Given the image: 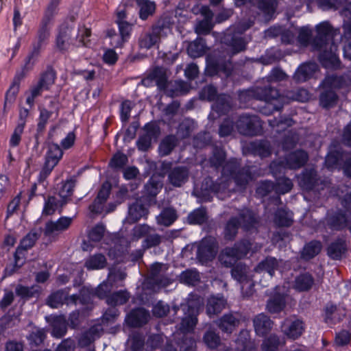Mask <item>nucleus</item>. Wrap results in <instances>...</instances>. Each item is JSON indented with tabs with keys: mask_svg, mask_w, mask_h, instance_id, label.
<instances>
[{
	"mask_svg": "<svg viewBox=\"0 0 351 351\" xmlns=\"http://www.w3.org/2000/svg\"><path fill=\"white\" fill-rule=\"evenodd\" d=\"M346 251L345 243H331L327 250L328 256L333 259L341 258Z\"/></svg>",
	"mask_w": 351,
	"mask_h": 351,
	"instance_id": "680f3d73",
	"label": "nucleus"
},
{
	"mask_svg": "<svg viewBox=\"0 0 351 351\" xmlns=\"http://www.w3.org/2000/svg\"><path fill=\"white\" fill-rule=\"evenodd\" d=\"M286 266H289L287 263L282 261H278L274 258L268 257L258 264L255 268V271L258 273L266 271L270 277H272L276 270H279L282 273L283 268Z\"/></svg>",
	"mask_w": 351,
	"mask_h": 351,
	"instance_id": "6ab92c4d",
	"label": "nucleus"
},
{
	"mask_svg": "<svg viewBox=\"0 0 351 351\" xmlns=\"http://www.w3.org/2000/svg\"><path fill=\"white\" fill-rule=\"evenodd\" d=\"M345 315V309L333 305L327 306L325 310V321L328 324H335Z\"/></svg>",
	"mask_w": 351,
	"mask_h": 351,
	"instance_id": "ea45409f",
	"label": "nucleus"
},
{
	"mask_svg": "<svg viewBox=\"0 0 351 351\" xmlns=\"http://www.w3.org/2000/svg\"><path fill=\"white\" fill-rule=\"evenodd\" d=\"M182 306L183 311H186V306L182 305ZM187 308L188 313L186 314L181 323L180 329L183 332L191 331L196 326L197 322V315L198 313V307L197 306H193L189 304Z\"/></svg>",
	"mask_w": 351,
	"mask_h": 351,
	"instance_id": "4be33fe9",
	"label": "nucleus"
},
{
	"mask_svg": "<svg viewBox=\"0 0 351 351\" xmlns=\"http://www.w3.org/2000/svg\"><path fill=\"white\" fill-rule=\"evenodd\" d=\"M240 226L245 231L257 230L260 226L261 219L253 210L244 208L239 213Z\"/></svg>",
	"mask_w": 351,
	"mask_h": 351,
	"instance_id": "2eb2a0df",
	"label": "nucleus"
},
{
	"mask_svg": "<svg viewBox=\"0 0 351 351\" xmlns=\"http://www.w3.org/2000/svg\"><path fill=\"white\" fill-rule=\"evenodd\" d=\"M149 318V313L143 308L132 311L125 319L126 323L132 327H138L146 324Z\"/></svg>",
	"mask_w": 351,
	"mask_h": 351,
	"instance_id": "a878e982",
	"label": "nucleus"
},
{
	"mask_svg": "<svg viewBox=\"0 0 351 351\" xmlns=\"http://www.w3.org/2000/svg\"><path fill=\"white\" fill-rule=\"evenodd\" d=\"M226 45L231 49L232 55L244 51L248 43L245 37L238 34H233L230 39L226 38Z\"/></svg>",
	"mask_w": 351,
	"mask_h": 351,
	"instance_id": "7c9ffc66",
	"label": "nucleus"
},
{
	"mask_svg": "<svg viewBox=\"0 0 351 351\" xmlns=\"http://www.w3.org/2000/svg\"><path fill=\"white\" fill-rule=\"evenodd\" d=\"M304 326L302 321L295 319H287L282 325V330L288 337L295 339L302 334Z\"/></svg>",
	"mask_w": 351,
	"mask_h": 351,
	"instance_id": "412c9836",
	"label": "nucleus"
},
{
	"mask_svg": "<svg viewBox=\"0 0 351 351\" xmlns=\"http://www.w3.org/2000/svg\"><path fill=\"white\" fill-rule=\"evenodd\" d=\"M106 260L104 256L97 254L91 256L86 262V267L88 269H99L105 267Z\"/></svg>",
	"mask_w": 351,
	"mask_h": 351,
	"instance_id": "69168bd1",
	"label": "nucleus"
},
{
	"mask_svg": "<svg viewBox=\"0 0 351 351\" xmlns=\"http://www.w3.org/2000/svg\"><path fill=\"white\" fill-rule=\"evenodd\" d=\"M252 243H240L237 248H226L219 255V261L228 267L234 265L238 260L247 254V249Z\"/></svg>",
	"mask_w": 351,
	"mask_h": 351,
	"instance_id": "f8f14e48",
	"label": "nucleus"
},
{
	"mask_svg": "<svg viewBox=\"0 0 351 351\" xmlns=\"http://www.w3.org/2000/svg\"><path fill=\"white\" fill-rule=\"evenodd\" d=\"M226 301L223 296H211L207 303V313L211 316L220 313L226 306Z\"/></svg>",
	"mask_w": 351,
	"mask_h": 351,
	"instance_id": "e433bc0d",
	"label": "nucleus"
},
{
	"mask_svg": "<svg viewBox=\"0 0 351 351\" xmlns=\"http://www.w3.org/2000/svg\"><path fill=\"white\" fill-rule=\"evenodd\" d=\"M274 184L276 188V193L278 195L274 200L276 204H281V199L279 195H284L291 191L293 184L291 180L286 177L277 178Z\"/></svg>",
	"mask_w": 351,
	"mask_h": 351,
	"instance_id": "72a5a7b5",
	"label": "nucleus"
},
{
	"mask_svg": "<svg viewBox=\"0 0 351 351\" xmlns=\"http://www.w3.org/2000/svg\"><path fill=\"white\" fill-rule=\"evenodd\" d=\"M226 158V154L224 149L221 147H215L213 149V156L210 158L211 167L218 169L223 166Z\"/></svg>",
	"mask_w": 351,
	"mask_h": 351,
	"instance_id": "4d7b16f0",
	"label": "nucleus"
},
{
	"mask_svg": "<svg viewBox=\"0 0 351 351\" xmlns=\"http://www.w3.org/2000/svg\"><path fill=\"white\" fill-rule=\"evenodd\" d=\"M316 36L311 42L313 51H319V60L324 67L338 69L340 60L336 53L337 46L334 43L336 35L334 28L328 21L316 26Z\"/></svg>",
	"mask_w": 351,
	"mask_h": 351,
	"instance_id": "f257e3e1",
	"label": "nucleus"
},
{
	"mask_svg": "<svg viewBox=\"0 0 351 351\" xmlns=\"http://www.w3.org/2000/svg\"><path fill=\"white\" fill-rule=\"evenodd\" d=\"M278 289L276 287L274 297L268 301L267 304V309L271 313L280 312L285 306V295L284 293L278 292L277 291Z\"/></svg>",
	"mask_w": 351,
	"mask_h": 351,
	"instance_id": "473e14b6",
	"label": "nucleus"
},
{
	"mask_svg": "<svg viewBox=\"0 0 351 351\" xmlns=\"http://www.w3.org/2000/svg\"><path fill=\"white\" fill-rule=\"evenodd\" d=\"M177 213L173 208H164L157 218L159 224L169 226L171 225L177 219Z\"/></svg>",
	"mask_w": 351,
	"mask_h": 351,
	"instance_id": "603ef678",
	"label": "nucleus"
},
{
	"mask_svg": "<svg viewBox=\"0 0 351 351\" xmlns=\"http://www.w3.org/2000/svg\"><path fill=\"white\" fill-rule=\"evenodd\" d=\"M329 226L336 230H341L346 227H348V219L345 213L338 211L332 215L328 218Z\"/></svg>",
	"mask_w": 351,
	"mask_h": 351,
	"instance_id": "58836bf2",
	"label": "nucleus"
},
{
	"mask_svg": "<svg viewBox=\"0 0 351 351\" xmlns=\"http://www.w3.org/2000/svg\"><path fill=\"white\" fill-rule=\"evenodd\" d=\"M132 237L134 239H143L144 241H160V240L156 230L147 224L135 226L132 230Z\"/></svg>",
	"mask_w": 351,
	"mask_h": 351,
	"instance_id": "a211bd4d",
	"label": "nucleus"
},
{
	"mask_svg": "<svg viewBox=\"0 0 351 351\" xmlns=\"http://www.w3.org/2000/svg\"><path fill=\"white\" fill-rule=\"evenodd\" d=\"M75 16H70L58 27L55 39V47L58 51L65 53L73 45L72 32L75 27Z\"/></svg>",
	"mask_w": 351,
	"mask_h": 351,
	"instance_id": "39448f33",
	"label": "nucleus"
},
{
	"mask_svg": "<svg viewBox=\"0 0 351 351\" xmlns=\"http://www.w3.org/2000/svg\"><path fill=\"white\" fill-rule=\"evenodd\" d=\"M89 241H120L122 237L119 232L111 233L106 230V226L99 223L88 232Z\"/></svg>",
	"mask_w": 351,
	"mask_h": 351,
	"instance_id": "4468645a",
	"label": "nucleus"
},
{
	"mask_svg": "<svg viewBox=\"0 0 351 351\" xmlns=\"http://www.w3.org/2000/svg\"><path fill=\"white\" fill-rule=\"evenodd\" d=\"M64 152L60 146L55 143H49L45 155V162L40 171L38 180L43 182L51 174L54 167L62 158Z\"/></svg>",
	"mask_w": 351,
	"mask_h": 351,
	"instance_id": "0eeeda50",
	"label": "nucleus"
},
{
	"mask_svg": "<svg viewBox=\"0 0 351 351\" xmlns=\"http://www.w3.org/2000/svg\"><path fill=\"white\" fill-rule=\"evenodd\" d=\"M171 162H164L162 165V169L168 171L167 176L169 182L174 187H181L189 180V169L185 166H177L171 168Z\"/></svg>",
	"mask_w": 351,
	"mask_h": 351,
	"instance_id": "9b49d317",
	"label": "nucleus"
},
{
	"mask_svg": "<svg viewBox=\"0 0 351 351\" xmlns=\"http://www.w3.org/2000/svg\"><path fill=\"white\" fill-rule=\"evenodd\" d=\"M162 29L158 26H154L151 32H146L141 35L138 40L139 47L142 49H150L160 40Z\"/></svg>",
	"mask_w": 351,
	"mask_h": 351,
	"instance_id": "b1692460",
	"label": "nucleus"
},
{
	"mask_svg": "<svg viewBox=\"0 0 351 351\" xmlns=\"http://www.w3.org/2000/svg\"><path fill=\"white\" fill-rule=\"evenodd\" d=\"M237 351H256V346L254 341L250 339V333L247 330L241 332L237 340Z\"/></svg>",
	"mask_w": 351,
	"mask_h": 351,
	"instance_id": "4c0bfd02",
	"label": "nucleus"
},
{
	"mask_svg": "<svg viewBox=\"0 0 351 351\" xmlns=\"http://www.w3.org/2000/svg\"><path fill=\"white\" fill-rule=\"evenodd\" d=\"M232 70V64L230 60L227 62H221L217 60L210 62L206 67L208 73L210 75H216L219 72L224 73L226 75H230Z\"/></svg>",
	"mask_w": 351,
	"mask_h": 351,
	"instance_id": "c756f323",
	"label": "nucleus"
},
{
	"mask_svg": "<svg viewBox=\"0 0 351 351\" xmlns=\"http://www.w3.org/2000/svg\"><path fill=\"white\" fill-rule=\"evenodd\" d=\"M206 50V42L202 38H198L191 42L187 48L188 53L193 58L202 56Z\"/></svg>",
	"mask_w": 351,
	"mask_h": 351,
	"instance_id": "8fccbe9b",
	"label": "nucleus"
},
{
	"mask_svg": "<svg viewBox=\"0 0 351 351\" xmlns=\"http://www.w3.org/2000/svg\"><path fill=\"white\" fill-rule=\"evenodd\" d=\"M53 330L51 334L53 337L60 338L63 337L66 332V319L64 316H56L53 318Z\"/></svg>",
	"mask_w": 351,
	"mask_h": 351,
	"instance_id": "3c124183",
	"label": "nucleus"
},
{
	"mask_svg": "<svg viewBox=\"0 0 351 351\" xmlns=\"http://www.w3.org/2000/svg\"><path fill=\"white\" fill-rule=\"evenodd\" d=\"M59 201L54 196H49L45 202L43 210V215H52L57 210Z\"/></svg>",
	"mask_w": 351,
	"mask_h": 351,
	"instance_id": "774afa93",
	"label": "nucleus"
},
{
	"mask_svg": "<svg viewBox=\"0 0 351 351\" xmlns=\"http://www.w3.org/2000/svg\"><path fill=\"white\" fill-rule=\"evenodd\" d=\"M56 80V72L51 66H47V69L40 74L37 82L32 84L25 93L26 104L29 108L21 107L19 108V120L16 125L26 126L29 110L34 106L36 99L42 95L43 90H49L55 84Z\"/></svg>",
	"mask_w": 351,
	"mask_h": 351,
	"instance_id": "7ed1b4c3",
	"label": "nucleus"
},
{
	"mask_svg": "<svg viewBox=\"0 0 351 351\" xmlns=\"http://www.w3.org/2000/svg\"><path fill=\"white\" fill-rule=\"evenodd\" d=\"M120 33V38L117 35L112 37L111 45L114 47H121L124 43L128 41L130 36L132 25L127 22H119L117 23Z\"/></svg>",
	"mask_w": 351,
	"mask_h": 351,
	"instance_id": "bb28decb",
	"label": "nucleus"
},
{
	"mask_svg": "<svg viewBox=\"0 0 351 351\" xmlns=\"http://www.w3.org/2000/svg\"><path fill=\"white\" fill-rule=\"evenodd\" d=\"M308 160V154L303 150H296L287 154L283 160L273 161L269 169L274 176L285 169H298L303 167Z\"/></svg>",
	"mask_w": 351,
	"mask_h": 351,
	"instance_id": "20e7f679",
	"label": "nucleus"
},
{
	"mask_svg": "<svg viewBox=\"0 0 351 351\" xmlns=\"http://www.w3.org/2000/svg\"><path fill=\"white\" fill-rule=\"evenodd\" d=\"M208 219L206 209L205 207H200L190 213L187 217L188 222L190 224L201 225Z\"/></svg>",
	"mask_w": 351,
	"mask_h": 351,
	"instance_id": "de8ad7c7",
	"label": "nucleus"
},
{
	"mask_svg": "<svg viewBox=\"0 0 351 351\" xmlns=\"http://www.w3.org/2000/svg\"><path fill=\"white\" fill-rule=\"evenodd\" d=\"M256 5L265 17L271 19L276 10L278 1L277 0H256Z\"/></svg>",
	"mask_w": 351,
	"mask_h": 351,
	"instance_id": "a18cd8bd",
	"label": "nucleus"
},
{
	"mask_svg": "<svg viewBox=\"0 0 351 351\" xmlns=\"http://www.w3.org/2000/svg\"><path fill=\"white\" fill-rule=\"evenodd\" d=\"M247 272L248 268L245 265L241 264L237 265L232 270V277L241 284H243L241 287L242 289H243L244 285L246 283H249L250 285H252L250 282V280L248 278Z\"/></svg>",
	"mask_w": 351,
	"mask_h": 351,
	"instance_id": "09e8293b",
	"label": "nucleus"
},
{
	"mask_svg": "<svg viewBox=\"0 0 351 351\" xmlns=\"http://www.w3.org/2000/svg\"><path fill=\"white\" fill-rule=\"evenodd\" d=\"M269 124L271 128H277L276 132H280L285 130L287 128L291 127L293 124V121L291 118H280V119H274L268 120Z\"/></svg>",
	"mask_w": 351,
	"mask_h": 351,
	"instance_id": "0e129e2a",
	"label": "nucleus"
},
{
	"mask_svg": "<svg viewBox=\"0 0 351 351\" xmlns=\"http://www.w3.org/2000/svg\"><path fill=\"white\" fill-rule=\"evenodd\" d=\"M129 299L127 291H119L108 298L107 303L111 306L121 305L125 303Z\"/></svg>",
	"mask_w": 351,
	"mask_h": 351,
	"instance_id": "338daca9",
	"label": "nucleus"
},
{
	"mask_svg": "<svg viewBox=\"0 0 351 351\" xmlns=\"http://www.w3.org/2000/svg\"><path fill=\"white\" fill-rule=\"evenodd\" d=\"M343 28L345 40L343 56L344 58L351 60V22L343 25Z\"/></svg>",
	"mask_w": 351,
	"mask_h": 351,
	"instance_id": "bf43d9fd",
	"label": "nucleus"
},
{
	"mask_svg": "<svg viewBox=\"0 0 351 351\" xmlns=\"http://www.w3.org/2000/svg\"><path fill=\"white\" fill-rule=\"evenodd\" d=\"M33 246L32 244L29 243V245H26L24 246L23 245H19L15 252V265H9L6 267L5 269V276H10L12 274L15 270L16 267H19L21 265L23 264V261H21L24 257L25 252L28 249L32 248Z\"/></svg>",
	"mask_w": 351,
	"mask_h": 351,
	"instance_id": "c9c22d12",
	"label": "nucleus"
},
{
	"mask_svg": "<svg viewBox=\"0 0 351 351\" xmlns=\"http://www.w3.org/2000/svg\"><path fill=\"white\" fill-rule=\"evenodd\" d=\"M139 8V17L142 20H147L152 16L156 10V4L149 0H135Z\"/></svg>",
	"mask_w": 351,
	"mask_h": 351,
	"instance_id": "a19ab883",
	"label": "nucleus"
},
{
	"mask_svg": "<svg viewBox=\"0 0 351 351\" xmlns=\"http://www.w3.org/2000/svg\"><path fill=\"white\" fill-rule=\"evenodd\" d=\"M248 149L254 156H258L261 158H266L271 155V148L267 141H256L251 142L248 145Z\"/></svg>",
	"mask_w": 351,
	"mask_h": 351,
	"instance_id": "c85d7f7f",
	"label": "nucleus"
},
{
	"mask_svg": "<svg viewBox=\"0 0 351 351\" xmlns=\"http://www.w3.org/2000/svg\"><path fill=\"white\" fill-rule=\"evenodd\" d=\"M52 115V112L45 108L40 110V114L38 119L36 134L35 138L36 139L37 144H38V136L42 135L45 130L46 125L48 123L49 119Z\"/></svg>",
	"mask_w": 351,
	"mask_h": 351,
	"instance_id": "49530a36",
	"label": "nucleus"
},
{
	"mask_svg": "<svg viewBox=\"0 0 351 351\" xmlns=\"http://www.w3.org/2000/svg\"><path fill=\"white\" fill-rule=\"evenodd\" d=\"M239 321L232 315H226L220 320V328L226 332H232L237 326Z\"/></svg>",
	"mask_w": 351,
	"mask_h": 351,
	"instance_id": "e2e57ef3",
	"label": "nucleus"
},
{
	"mask_svg": "<svg viewBox=\"0 0 351 351\" xmlns=\"http://www.w3.org/2000/svg\"><path fill=\"white\" fill-rule=\"evenodd\" d=\"M239 219L237 217H231L227 222L224 229V237L226 240H232L238 232L240 227Z\"/></svg>",
	"mask_w": 351,
	"mask_h": 351,
	"instance_id": "864d4df0",
	"label": "nucleus"
},
{
	"mask_svg": "<svg viewBox=\"0 0 351 351\" xmlns=\"http://www.w3.org/2000/svg\"><path fill=\"white\" fill-rule=\"evenodd\" d=\"M317 70L318 66L316 63H304L295 71L293 75V79L298 83L304 82L311 79Z\"/></svg>",
	"mask_w": 351,
	"mask_h": 351,
	"instance_id": "5701e85b",
	"label": "nucleus"
},
{
	"mask_svg": "<svg viewBox=\"0 0 351 351\" xmlns=\"http://www.w3.org/2000/svg\"><path fill=\"white\" fill-rule=\"evenodd\" d=\"M245 95L252 97L258 100L265 101L267 105H269L273 101H278L279 104H274L273 110L279 111L282 108L281 104L283 97L280 95L278 90L270 86L265 87H255L250 90L245 91Z\"/></svg>",
	"mask_w": 351,
	"mask_h": 351,
	"instance_id": "6e6552de",
	"label": "nucleus"
},
{
	"mask_svg": "<svg viewBox=\"0 0 351 351\" xmlns=\"http://www.w3.org/2000/svg\"><path fill=\"white\" fill-rule=\"evenodd\" d=\"M149 215L147 206H145L142 199H136L134 202L129 205L127 221L130 224L134 223L141 218L146 219Z\"/></svg>",
	"mask_w": 351,
	"mask_h": 351,
	"instance_id": "f3484780",
	"label": "nucleus"
},
{
	"mask_svg": "<svg viewBox=\"0 0 351 351\" xmlns=\"http://www.w3.org/2000/svg\"><path fill=\"white\" fill-rule=\"evenodd\" d=\"M345 84V78L341 75H328L322 82L323 88L332 90L343 88Z\"/></svg>",
	"mask_w": 351,
	"mask_h": 351,
	"instance_id": "37998d69",
	"label": "nucleus"
},
{
	"mask_svg": "<svg viewBox=\"0 0 351 351\" xmlns=\"http://www.w3.org/2000/svg\"><path fill=\"white\" fill-rule=\"evenodd\" d=\"M339 97L335 90L324 88L319 95V104L326 109L331 108L336 106Z\"/></svg>",
	"mask_w": 351,
	"mask_h": 351,
	"instance_id": "f704fd0d",
	"label": "nucleus"
},
{
	"mask_svg": "<svg viewBox=\"0 0 351 351\" xmlns=\"http://www.w3.org/2000/svg\"><path fill=\"white\" fill-rule=\"evenodd\" d=\"M236 127L238 132L244 136H256L261 132L262 125L256 115L243 114L239 116Z\"/></svg>",
	"mask_w": 351,
	"mask_h": 351,
	"instance_id": "9d476101",
	"label": "nucleus"
},
{
	"mask_svg": "<svg viewBox=\"0 0 351 351\" xmlns=\"http://www.w3.org/2000/svg\"><path fill=\"white\" fill-rule=\"evenodd\" d=\"M300 187L305 191H319L326 187L329 182L318 177L317 171L313 169H305L298 176Z\"/></svg>",
	"mask_w": 351,
	"mask_h": 351,
	"instance_id": "1a4fd4ad",
	"label": "nucleus"
},
{
	"mask_svg": "<svg viewBox=\"0 0 351 351\" xmlns=\"http://www.w3.org/2000/svg\"><path fill=\"white\" fill-rule=\"evenodd\" d=\"M79 297L77 295L68 296V293L64 291H58L52 293L47 300V304L51 308H58L62 305L64 301L67 304H75Z\"/></svg>",
	"mask_w": 351,
	"mask_h": 351,
	"instance_id": "393cba45",
	"label": "nucleus"
},
{
	"mask_svg": "<svg viewBox=\"0 0 351 351\" xmlns=\"http://www.w3.org/2000/svg\"><path fill=\"white\" fill-rule=\"evenodd\" d=\"M143 131L136 141V147L141 152H147L152 146V140H156L159 136L160 130L157 124L149 122L144 125Z\"/></svg>",
	"mask_w": 351,
	"mask_h": 351,
	"instance_id": "ddd939ff",
	"label": "nucleus"
},
{
	"mask_svg": "<svg viewBox=\"0 0 351 351\" xmlns=\"http://www.w3.org/2000/svg\"><path fill=\"white\" fill-rule=\"evenodd\" d=\"M73 222V218L61 217L57 221H49L45 223L44 234L46 236L57 235L66 230Z\"/></svg>",
	"mask_w": 351,
	"mask_h": 351,
	"instance_id": "dca6fc26",
	"label": "nucleus"
},
{
	"mask_svg": "<svg viewBox=\"0 0 351 351\" xmlns=\"http://www.w3.org/2000/svg\"><path fill=\"white\" fill-rule=\"evenodd\" d=\"M272 322L265 315H258L254 319V326L257 335L263 336L266 335L272 327Z\"/></svg>",
	"mask_w": 351,
	"mask_h": 351,
	"instance_id": "2f4dec72",
	"label": "nucleus"
},
{
	"mask_svg": "<svg viewBox=\"0 0 351 351\" xmlns=\"http://www.w3.org/2000/svg\"><path fill=\"white\" fill-rule=\"evenodd\" d=\"M313 282V278L310 274H304L296 278L294 288L300 291H307L311 288Z\"/></svg>",
	"mask_w": 351,
	"mask_h": 351,
	"instance_id": "6e6d98bb",
	"label": "nucleus"
},
{
	"mask_svg": "<svg viewBox=\"0 0 351 351\" xmlns=\"http://www.w3.org/2000/svg\"><path fill=\"white\" fill-rule=\"evenodd\" d=\"M176 145V138L173 135L166 136L159 145L160 153L162 156H168Z\"/></svg>",
	"mask_w": 351,
	"mask_h": 351,
	"instance_id": "13d9d810",
	"label": "nucleus"
},
{
	"mask_svg": "<svg viewBox=\"0 0 351 351\" xmlns=\"http://www.w3.org/2000/svg\"><path fill=\"white\" fill-rule=\"evenodd\" d=\"M75 186V180L69 179L62 182V186L59 190L58 195L62 198L60 206H62L67 202V199L73 195Z\"/></svg>",
	"mask_w": 351,
	"mask_h": 351,
	"instance_id": "c03bdc74",
	"label": "nucleus"
},
{
	"mask_svg": "<svg viewBox=\"0 0 351 351\" xmlns=\"http://www.w3.org/2000/svg\"><path fill=\"white\" fill-rule=\"evenodd\" d=\"M320 250V243H306L301 252V257L304 260L311 259L316 256Z\"/></svg>",
	"mask_w": 351,
	"mask_h": 351,
	"instance_id": "052dcab7",
	"label": "nucleus"
},
{
	"mask_svg": "<svg viewBox=\"0 0 351 351\" xmlns=\"http://www.w3.org/2000/svg\"><path fill=\"white\" fill-rule=\"evenodd\" d=\"M154 81L160 90L167 91L168 82L165 70L161 67H155L143 80V84H146Z\"/></svg>",
	"mask_w": 351,
	"mask_h": 351,
	"instance_id": "aec40b11",
	"label": "nucleus"
},
{
	"mask_svg": "<svg viewBox=\"0 0 351 351\" xmlns=\"http://www.w3.org/2000/svg\"><path fill=\"white\" fill-rule=\"evenodd\" d=\"M213 14L208 10L206 14L205 19L199 21L195 27V32L197 34H208L213 29V24L211 23Z\"/></svg>",
	"mask_w": 351,
	"mask_h": 351,
	"instance_id": "5fc2aeb1",
	"label": "nucleus"
},
{
	"mask_svg": "<svg viewBox=\"0 0 351 351\" xmlns=\"http://www.w3.org/2000/svg\"><path fill=\"white\" fill-rule=\"evenodd\" d=\"M49 36L50 27L40 24V27L37 32V42L33 44L32 49L25 59L22 74L16 75L14 77L10 88L6 92L3 108L4 111H5L8 104H12L15 101L16 97L19 91L21 80L26 73L33 69L34 65L40 55L43 46L47 43Z\"/></svg>",
	"mask_w": 351,
	"mask_h": 351,
	"instance_id": "f03ea898",
	"label": "nucleus"
},
{
	"mask_svg": "<svg viewBox=\"0 0 351 351\" xmlns=\"http://www.w3.org/2000/svg\"><path fill=\"white\" fill-rule=\"evenodd\" d=\"M292 213L285 209H278L274 215V223L279 227H289L293 223Z\"/></svg>",
	"mask_w": 351,
	"mask_h": 351,
	"instance_id": "79ce46f5",
	"label": "nucleus"
},
{
	"mask_svg": "<svg viewBox=\"0 0 351 351\" xmlns=\"http://www.w3.org/2000/svg\"><path fill=\"white\" fill-rule=\"evenodd\" d=\"M162 186L158 182L149 180L144 186V191L142 198L146 201L149 205L156 204V195L160 192Z\"/></svg>",
	"mask_w": 351,
	"mask_h": 351,
	"instance_id": "cd10ccee",
	"label": "nucleus"
},
{
	"mask_svg": "<svg viewBox=\"0 0 351 351\" xmlns=\"http://www.w3.org/2000/svg\"><path fill=\"white\" fill-rule=\"evenodd\" d=\"M224 176H231L237 186L245 187L250 181L253 180L251 167L246 165L240 167L237 160L228 161L222 169Z\"/></svg>",
	"mask_w": 351,
	"mask_h": 351,
	"instance_id": "423d86ee",
	"label": "nucleus"
}]
</instances>
